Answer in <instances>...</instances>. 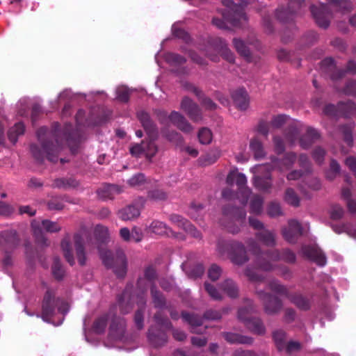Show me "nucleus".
<instances>
[{"mask_svg": "<svg viewBox=\"0 0 356 356\" xmlns=\"http://www.w3.org/2000/svg\"><path fill=\"white\" fill-rule=\"evenodd\" d=\"M220 288L231 298H235L238 296V287L231 279H226L222 282Z\"/></svg>", "mask_w": 356, "mask_h": 356, "instance_id": "nucleus-36", "label": "nucleus"}, {"mask_svg": "<svg viewBox=\"0 0 356 356\" xmlns=\"http://www.w3.org/2000/svg\"><path fill=\"white\" fill-rule=\"evenodd\" d=\"M137 118L148 136V138L157 139L159 134L158 129L156 124L151 119L149 114L144 111H140L137 113Z\"/></svg>", "mask_w": 356, "mask_h": 356, "instance_id": "nucleus-14", "label": "nucleus"}, {"mask_svg": "<svg viewBox=\"0 0 356 356\" xmlns=\"http://www.w3.org/2000/svg\"><path fill=\"white\" fill-rule=\"evenodd\" d=\"M222 5L225 7L220 11L222 19L213 17L212 24L222 30L229 29L227 23L235 27H243L247 22V16L244 11L248 5L246 0H222Z\"/></svg>", "mask_w": 356, "mask_h": 356, "instance_id": "nucleus-2", "label": "nucleus"}, {"mask_svg": "<svg viewBox=\"0 0 356 356\" xmlns=\"http://www.w3.org/2000/svg\"><path fill=\"white\" fill-rule=\"evenodd\" d=\"M218 54L229 63H234L235 57L234 54L227 48L225 42L221 38H215L209 43L205 55L213 62L219 61Z\"/></svg>", "mask_w": 356, "mask_h": 356, "instance_id": "nucleus-9", "label": "nucleus"}, {"mask_svg": "<svg viewBox=\"0 0 356 356\" xmlns=\"http://www.w3.org/2000/svg\"><path fill=\"white\" fill-rule=\"evenodd\" d=\"M79 186V181L72 177L55 179L51 185L54 188L63 189L65 191L76 188Z\"/></svg>", "mask_w": 356, "mask_h": 356, "instance_id": "nucleus-31", "label": "nucleus"}, {"mask_svg": "<svg viewBox=\"0 0 356 356\" xmlns=\"http://www.w3.org/2000/svg\"><path fill=\"white\" fill-rule=\"evenodd\" d=\"M149 231L157 235H164L168 233L171 229L163 222L159 220H154L149 225Z\"/></svg>", "mask_w": 356, "mask_h": 356, "instance_id": "nucleus-46", "label": "nucleus"}, {"mask_svg": "<svg viewBox=\"0 0 356 356\" xmlns=\"http://www.w3.org/2000/svg\"><path fill=\"white\" fill-rule=\"evenodd\" d=\"M150 292L154 307L156 308L164 307L165 305V298L163 294L157 289L155 284L151 285Z\"/></svg>", "mask_w": 356, "mask_h": 356, "instance_id": "nucleus-43", "label": "nucleus"}, {"mask_svg": "<svg viewBox=\"0 0 356 356\" xmlns=\"http://www.w3.org/2000/svg\"><path fill=\"white\" fill-rule=\"evenodd\" d=\"M127 183L131 187L141 188L146 184V179L145 175L143 173H137L132 176Z\"/></svg>", "mask_w": 356, "mask_h": 356, "instance_id": "nucleus-56", "label": "nucleus"}, {"mask_svg": "<svg viewBox=\"0 0 356 356\" xmlns=\"http://www.w3.org/2000/svg\"><path fill=\"white\" fill-rule=\"evenodd\" d=\"M60 248L63 252V256L65 260L68 262L70 266H73L75 264L74 254L70 243V236L67 234L65 237L62 239L60 243Z\"/></svg>", "mask_w": 356, "mask_h": 356, "instance_id": "nucleus-32", "label": "nucleus"}, {"mask_svg": "<svg viewBox=\"0 0 356 356\" xmlns=\"http://www.w3.org/2000/svg\"><path fill=\"white\" fill-rule=\"evenodd\" d=\"M100 259L108 269H113L118 277L123 278L127 270V261L124 251L117 249L115 252L111 250L99 248Z\"/></svg>", "mask_w": 356, "mask_h": 356, "instance_id": "nucleus-3", "label": "nucleus"}, {"mask_svg": "<svg viewBox=\"0 0 356 356\" xmlns=\"http://www.w3.org/2000/svg\"><path fill=\"white\" fill-rule=\"evenodd\" d=\"M222 213L225 216H228L231 213L233 214L234 218L241 223L243 222L246 216V212L244 209L234 207L229 205L225 206L223 208Z\"/></svg>", "mask_w": 356, "mask_h": 356, "instance_id": "nucleus-42", "label": "nucleus"}, {"mask_svg": "<svg viewBox=\"0 0 356 356\" xmlns=\"http://www.w3.org/2000/svg\"><path fill=\"white\" fill-rule=\"evenodd\" d=\"M236 184L238 187V193L241 195L240 202L242 204L245 205L251 194L250 189L246 187L247 178L245 175L243 173H237L236 175Z\"/></svg>", "mask_w": 356, "mask_h": 356, "instance_id": "nucleus-25", "label": "nucleus"}, {"mask_svg": "<svg viewBox=\"0 0 356 356\" xmlns=\"http://www.w3.org/2000/svg\"><path fill=\"white\" fill-rule=\"evenodd\" d=\"M286 338V334L283 330H276L273 333V339L275 343V345L279 350H282L284 348L285 343L284 340Z\"/></svg>", "mask_w": 356, "mask_h": 356, "instance_id": "nucleus-59", "label": "nucleus"}, {"mask_svg": "<svg viewBox=\"0 0 356 356\" xmlns=\"http://www.w3.org/2000/svg\"><path fill=\"white\" fill-rule=\"evenodd\" d=\"M250 225L258 232L256 234L257 240L264 245H267V232L264 229L263 223L255 218H249Z\"/></svg>", "mask_w": 356, "mask_h": 356, "instance_id": "nucleus-33", "label": "nucleus"}, {"mask_svg": "<svg viewBox=\"0 0 356 356\" xmlns=\"http://www.w3.org/2000/svg\"><path fill=\"white\" fill-rule=\"evenodd\" d=\"M169 119L180 131L184 133H190L192 131V125L187 121L186 118L179 113L172 111L169 115Z\"/></svg>", "mask_w": 356, "mask_h": 356, "instance_id": "nucleus-27", "label": "nucleus"}, {"mask_svg": "<svg viewBox=\"0 0 356 356\" xmlns=\"http://www.w3.org/2000/svg\"><path fill=\"white\" fill-rule=\"evenodd\" d=\"M204 272V267L202 264H196L191 266L186 267V273L192 279L200 277Z\"/></svg>", "mask_w": 356, "mask_h": 356, "instance_id": "nucleus-53", "label": "nucleus"}, {"mask_svg": "<svg viewBox=\"0 0 356 356\" xmlns=\"http://www.w3.org/2000/svg\"><path fill=\"white\" fill-rule=\"evenodd\" d=\"M297 159L296 153L289 152H286L282 159H277L275 156L270 157V161L273 167H277L280 170H289L292 168Z\"/></svg>", "mask_w": 356, "mask_h": 356, "instance_id": "nucleus-21", "label": "nucleus"}, {"mask_svg": "<svg viewBox=\"0 0 356 356\" xmlns=\"http://www.w3.org/2000/svg\"><path fill=\"white\" fill-rule=\"evenodd\" d=\"M198 139L201 144L208 145L211 142L212 133L207 128H202L198 132Z\"/></svg>", "mask_w": 356, "mask_h": 356, "instance_id": "nucleus-62", "label": "nucleus"}, {"mask_svg": "<svg viewBox=\"0 0 356 356\" xmlns=\"http://www.w3.org/2000/svg\"><path fill=\"white\" fill-rule=\"evenodd\" d=\"M299 135V130L295 124H290L284 131L286 139L293 144Z\"/></svg>", "mask_w": 356, "mask_h": 356, "instance_id": "nucleus-58", "label": "nucleus"}, {"mask_svg": "<svg viewBox=\"0 0 356 356\" xmlns=\"http://www.w3.org/2000/svg\"><path fill=\"white\" fill-rule=\"evenodd\" d=\"M338 108L346 118L356 115V104L353 101L340 102Z\"/></svg>", "mask_w": 356, "mask_h": 356, "instance_id": "nucleus-45", "label": "nucleus"}, {"mask_svg": "<svg viewBox=\"0 0 356 356\" xmlns=\"http://www.w3.org/2000/svg\"><path fill=\"white\" fill-rule=\"evenodd\" d=\"M252 311L253 308L250 305L247 307L240 308L238 311V318L245 324L246 321H248L252 318L250 316Z\"/></svg>", "mask_w": 356, "mask_h": 356, "instance_id": "nucleus-64", "label": "nucleus"}, {"mask_svg": "<svg viewBox=\"0 0 356 356\" xmlns=\"http://www.w3.org/2000/svg\"><path fill=\"white\" fill-rule=\"evenodd\" d=\"M222 336L229 343L251 344L253 342L252 337L232 332H223Z\"/></svg>", "mask_w": 356, "mask_h": 356, "instance_id": "nucleus-34", "label": "nucleus"}, {"mask_svg": "<svg viewBox=\"0 0 356 356\" xmlns=\"http://www.w3.org/2000/svg\"><path fill=\"white\" fill-rule=\"evenodd\" d=\"M303 228L300 222L292 219L289 220L288 227L282 229V234L286 241L295 243L298 238L302 235Z\"/></svg>", "mask_w": 356, "mask_h": 356, "instance_id": "nucleus-13", "label": "nucleus"}, {"mask_svg": "<svg viewBox=\"0 0 356 356\" xmlns=\"http://www.w3.org/2000/svg\"><path fill=\"white\" fill-rule=\"evenodd\" d=\"M147 337L151 343L155 347L162 346L168 341L165 332L154 326L149 328Z\"/></svg>", "mask_w": 356, "mask_h": 356, "instance_id": "nucleus-23", "label": "nucleus"}, {"mask_svg": "<svg viewBox=\"0 0 356 356\" xmlns=\"http://www.w3.org/2000/svg\"><path fill=\"white\" fill-rule=\"evenodd\" d=\"M129 296V286L127 285L123 293L118 298L120 312L122 314H126L132 309V305L130 302H127L126 305L124 303V299Z\"/></svg>", "mask_w": 356, "mask_h": 356, "instance_id": "nucleus-48", "label": "nucleus"}, {"mask_svg": "<svg viewBox=\"0 0 356 356\" xmlns=\"http://www.w3.org/2000/svg\"><path fill=\"white\" fill-rule=\"evenodd\" d=\"M56 124L54 130L49 131L47 128L42 127L37 131V137L40 147L36 144L30 145V150L33 158L39 163L47 158L52 163L58 161V156L63 148V141L70 146H76L79 140V134L74 129L71 123L65 124L62 130V136L58 130Z\"/></svg>", "mask_w": 356, "mask_h": 356, "instance_id": "nucleus-1", "label": "nucleus"}, {"mask_svg": "<svg viewBox=\"0 0 356 356\" xmlns=\"http://www.w3.org/2000/svg\"><path fill=\"white\" fill-rule=\"evenodd\" d=\"M19 243V238L16 231L6 230L0 232V245L3 247L4 250H11L15 248Z\"/></svg>", "mask_w": 356, "mask_h": 356, "instance_id": "nucleus-19", "label": "nucleus"}, {"mask_svg": "<svg viewBox=\"0 0 356 356\" xmlns=\"http://www.w3.org/2000/svg\"><path fill=\"white\" fill-rule=\"evenodd\" d=\"M310 11L319 27L325 29L330 26L332 14L328 5L325 3H320L318 6L312 5Z\"/></svg>", "mask_w": 356, "mask_h": 356, "instance_id": "nucleus-11", "label": "nucleus"}, {"mask_svg": "<svg viewBox=\"0 0 356 356\" xmlns=\"http://www.w3.org/2000/svg\"><path fill=\"white\" fill-rule=\"evenodd\" d=\"M156 140L148 138V140H143V152L149 161H151L158 152V146L155 143Z\"/></svg>", "mask_w": 356, "mask_h": 356, "instance_id": "nucleus-39", "label": "nucleus"}, {"mask_svg": "<svg viewBox=\"0 0 356 356\" xmlns=\"http://www.w3.org/2000/svg\"><path fill=\"white\" fill-rule=\"evenodd\" d=\"M232 99L236 107L241 111H245L249 106V96L243 88L233 90L231 93Z\"/></svg>", "mask_w": 356, "mask_h": 356, "instance_id": "nucleus-18", "label": "nucleus"}, {"mask_svg": "<svg viewBox=\"0 0 356 356\" xmlns=\"http://www.w3.org/2000/svg\"><path fill=\"white\" fill-rule=\"evenodd\" d=\"M268 289L275 294L287 298L298 309L307 311L311 308V300L299 293H290L287 288L276 280H268Z\"/></svg>", "mask_w": 356, "mask_h": 356, "instance_id": "nucleus-5", "label": "nucleus"}, {"mask_svg": "<svg viewBox=\"0 0 356 356\" xmlns=\"http://www.w3.org/2000/svg\"><path fill=\"white\" fill-rule=\"evenodd\" d=\"M64 306H65V303L60 298H56L54 293L51 290L48 289L44 293L42 303L41 316L42 320L46 322H49L55 314L56 307H58L59 312H66V311L63 309V307Z\"/></svg>", "mask_w": 356, "mask_h": 356, "instance_id": "nucleus-8", "label": "nucleus"}, {"mask_svg": "<svg viewBox=\"0 0 356 356\" xmlns=\"http://www.w3.org/2000/svg\"><path fill=\"white\" fill-rule=\"evenodd\" d=\"M169 220L172 224L184 230L190 222L188 220L178 214H171L169 216Z\"/></svg>", "mask_w": 356, "mask_h": 356, "instance_id": "nucleus-63", "label": "nucleus"}, {"mask_svg": "<svg viewBox=\"0 0 356 356\" xmlns=\"http://www.w3.org/2000/svg\"><path fill=\"white\" fill-rule=\"evenodd\" d=\"M67 202V197H55L47 202V207L49 210H61L64 208L63 202Z\"/></svg>", "mask_w": 356, "mask_h": 356, "instance_id": "nucleus-54", "label": "nucleus"}, {"mask_svg": "<svg viewBox=\"0 0 356 356\" xmlns=\"http://www.w3.org/2000/svg\"><path fill=\"white\" fill-rule=\"evenodd\" d=\"M286 8L282 7L276 10V17L282 22L288 23L293 20L296 15L305 4L304 0H287Z\"/></svg>", "mask_w": 356, "mask_h": 356, "instance_id": "nucleus-10", "label": "nucleus"}, {"mask_svg": "<svg viewBox=\"0 0 356 356\" xmlns=\"http://www.w3.org/2000/svg\"><path fill=\"white\" fill-rule=\"evenodd\" d=\"M355 127L354 122H349L339 127V129L343 136V141L350 147L353 144V131Z\"/></svg>", "mask_w": 356, "mask_h": 356, "instance_id": "nucleus-38", "label": "nucleus"}, {"mask_svg": "<svg viewBox=\"0 0 356 356\" xmlns=\"http://www.w3.org/2000/svg\"><path fill=\"white\" fill-rule=\"evenodd\" d=\"M156 323L166 330L172 329V325L168 318L163 315L161 312H157L154 316Z\"/></svg>", "mask_w": 356, "mask_h": 356, "instance_id": "nucleus-55", "label": "nucleus"}, {"mask_svg": "<svg viewBox=\"0 0 356 356\" xmlns=\"http://www.w3.org/2000/svg\"><path fill=\"white\" fill-rule=\"evenodd\" d=\"M263 200L259 195L253 196L250 201V212L254 214H259L261 211Z\"/></svg>", "mask_w": 356, "mask_h": 356, "instance_id": "nucleus-60", "label": "nucleus"}, {"mask_svg": "<svg viewBox=\"0 0 356 356\" xmlns=\"http://www.w3.org/2000/svg\"><path fill=\"white\" fill-rule=\"evenodd\" d=\"M204 286L205 291L213 300H221L222 299V296L214 285L205 282Z\"/></svg>", "mask_w": 356, "mask_h": 356, "instance_id": "nucleus-61", "label": "nucleus"}, {"mask_svg": "<svg viewBox=\"0 0 356 356\" xmlns=\"http://www.w3.org/2000/svg\"><path fill=\"white\" fill-rule=\"evenodd\" d=\"M233 45L240 56H243L248 61L251 60V52L243 40L235 38L233 39Z\"/></svg>", "mask_w": 356, "mask_h": 356, "instance_id": "nucleus-40", "label": "nucleus"}, {"mask_svg": "<svg viewBox=\"0 0 356 356\" xmlns=\"http://www.w3.org/2000/svg\"><path fill=\"white\" fill-rule=\"evenodd\" d=\"M51 272L54 277L58 281L62 280L65 276V270L58 257L54 258Z\"/></svg>", "mask_w": 356, "mask_h": 356, "instance_id": "nucleus-47", "label": "nucleus"}, {"mask_svg": "<svg viewBox=\"0 0 356 356\" xmlns=\"http://www.w3.org/2000/svg\"><path fill=\"white\" fill-rule=\"evenodd\" d=\"M250 147L253 152L255 159H259L265 156V152L261 142L258 138H254L251 140Z\"/></svg>", "mask_w": 356, "mask_h": 356, "instance_id": "nucleus-49", "label": "nucleus"}, {"mask_svg": "<svg viewBox=\"0 0 356 356\" xmlns=\"http://www.w3.org/2000/svg\"><path fill=\"white\" fill-rule=\"evenodd\" d=\"M165 138L176 145H181L184 143L182 136L176 131H167L163 133Z\"/></svg>", "mask_w": 356, "mask_h": 356, "instance_id": "nucleus-57", "label": "nucleus"}, {"mask_svg": "<svg viewBox=\"0 0 356 356\" xmlns=\"http://www.w3.org/2000/svg\"><path fill=\"white\" fill-rule=\"evenodd\" d=\"M329 8L332 7L337 11L348 13L353 10V3L349 0H327Z\"/></svg>", "mask_w": 356, "mask_h": 356, "instance_id": "nucleus-37", "label": "nucleus"}, {"mask_svg": "<svg viewBox=\"0 0 356 356\" xmlns=\"http://www.w3.org/2000/svg\"><path fill=\"white\" fill-rule=\"evenodd\" d=\"M356 58V47L354 49ZM321 68L332 81L342 79L346 73L356 74V62L354 60H348L346 70L338 68L332 58H325L321 63Z\"/></svg>", "mask_w": 356, "mask_h": 356, "instance_id": "nucleus-6", "label": "nucleus"}, {"mask_svg": "<svg viewBox=\"0 0 356 356\" xmlns=\"http://www.w3.org/2000/svg\"><path fill=\"white\" fill-rule=\"evenodd\" d=\"M282 306V302L277 296L268 294V314L279 312Z\"/></svg>", "mask_w": 356, "mask_h": 356, "instance_id": "nucleus-51", "label": "nucleus"}, {"mask_svg": "<svg viewBox=\"0 0 356 356\" xmlns=\"http://www.w3.org/2000/svg\"><path fill=\"white\" fill-rule=\"evenodd\" d=\"M217 251L222 257L228 256L232 263L236 265H243L248 261L245 246L237 241L219 240Z\"/></svg>", "mask_w": 356, "mask_h": 356, "instance_id": "nucleus-4", "label": "nucleus"}, {"mask_svg": "<svg viewBox=\"0 0 356 356\" xmlns=\"http://www.w3.org/2000/svg\"><path fill=\"white\" fill-rule=\"evenodd\" d=\"M24 131V124L22 122L16 123L8 130V138L13 144H15L17 141L18 137L23 135Z\"/></svg>", "mask_w": 356, "mask_h": 356, "instance_id": "nucleus-44", "label": "nucleus"}, {"mask_svg": "<svg viewBox=\"0 0 356 356\" xmlns=\"http://www.w3.org/2000/svg\"><path fill=\"white\" fill-rule=\"evenodd\" d=\"M320 138L321 134L317 129L307 127L306 133L300 136L299 143L302 149H307Z\"/></svg>", "mask_w": 356, "mask_h": 356, "instance_id": "nucleus-24", "label": "nucleus"}, {"mask_svg": "<svg viewBox=\"0 0 356 356\" xmlns=\"http://www.w3.org/2000/svg\"><path fill=\"white\" fill-rule=\"evenodd\" d=\"M123 191L122 187L115 184H105L97 191L98 197L103 200H112Z\"/></svg>", "mask_w": 356, "mask_h": 356, "instance_id": "nucleus-22", "label": "nucleus"}, {"mask_svg": "<svg viewBox=\"0 0 356 356\" xmlns=\"http://www.w3.org/2000/svg\"><path fill=\"white\" fill-rule=\"evenodd\" d=\"M181 317L184 321L188 323L191 327V332L196 334H201V328L200 327L203 323V318L200 315L194 314V313H188L186 312H183L181 313Z\"/></svg>", "mask_w": 356, "mask_h": 356, "instance_id": "nucleus-28", "label": "nucleus"}, {"mask_svg": "<svg viewBox=\"0 0 356 356\" xmlns=\"http://www.w3.org/2000/svg\"><path fill=\"white\" fill-rule=\"evenodd\" d=\"M136 304L139 307L134 314V323L138 330H142L144 327V312L146 304V298L143 296H138L136 298Z\"/></svg>", "mask_w": 356, "mask_h": 356, "instance_id": "nucleus-30", "label": "nucleus"}, {"mask_svg": "<svg viewBox=\"0 0 356 356\" xmlns=\"http://www.w3.org/2000/svg\"><path fill=\"white\" fill-rule=\"evenodd\" d=\"M109 318L108 314H104L97 318L92 325L93 331L97 334H102L104 332Z\"/></svg>", "mask_w": 356, "mask_h": 356, "instance_id": "nucleus-50", "label": "nucleus"}, {"mask_svg": "<svg viewBox=\"0 0 356 356\" xmlns=\"http://www.w3.org/2000/svg\"><path fill=\"white\" fill-rule=\"evenodd\" d=\"M245 325L250 332L257 334H264L265 332L264 324L261 319L257 317H253L246 321Z\"/></svg>", "mask_w": 356, "mask_h": 356, "instance_id": "nucleus-41", "label": "nucleus"}, {"mask_svg": "<svg viewBox=\"0 0 356 356\" xmlns=\"http://www.w3.org/2000/svg\"><path fill=\"white\" fill-rule=\"evenodd\" d=\"M33 234L37 244L41 247L49 245L47 238L45 236L43 229L49 233H57L61 230V227L56 222L49 220H42L41 224L35 220L31 222Z\"/></svg>", "mask_w": 356, "mask_h": 356, "instance_id": "nucleus-7", "label": "nucleus"}, {"mask_svg": "<svg viewBox=\"0 0 356 356\" xmlns=\"http://www.w3.org/2000/svg\"><path fill=\"white\" fill-rule=\"evenodd\" d=\"M284 200L289 204L292 207H298L300 206V197L291 188H288L286 190Z\"/></svg>", "mask_w": 356, "mask_h": 356, "instance_id": "nucleus-52", "label": "nucleus"}, {"mask_svg": "<svg viewBox=\"0 0 356 356\" xmlns=\"http://www.w3.org/2000/svg\"><path fill=\"white\" fill-rule=\"evenodd\" d=\"M157 279V273L154 267L149 266L144 270V277H139L137 280L136 286L140 291V294L138 296H143L145 297V293L147 289V286L145 280L152 284H154L155 280Z\"/></svg>", "mask_w": 356, "mask_h": 356, "instance_id": "nucleus-16", "label": "nucleus"}, {"mask_svg": "<svg viewBox=\"0 0 356 356\" xmlns=\"http://www.w3.org/2000/svg\"><path fill=\"white\" fill-rule=\"evenodd\" d=\"M269 260H282L289 264H294L296 261V254L290 249L286 248L281 251L278 250H268ZM271 269V266L268 263V271Z\"/></svg>", "mask_w": 356, "mask_h": 356, "instance_id": "nucleus-17", "label": "nucleus"}, {"mask_svg": "<svg viewBox=\"0 0 356 356\" xmlns=\"http://www.w3.org/2000/svg\"><path fill=\"white\" fill-rule=\"evenodd\" d=\"M73 238L78 263L81 266H84L86 264L87 257L83 239L79 233H76Z\"/></svg>", "mask_w": 356, "mask_h": 356, "instance_id": "nucleus-26", "label": "nucleus"}, {"mask_svg": "<svg viewBox=\"0 0 356 356\" xmlns=\"http://www.w3.org/2000/svg\"><path fill=\"white\" fill-rule=\"evenodd\" d=\"M125 325V319L124 318L114 316L110 325L109 334L114 339H122L124 334Z\"/></svg>", "mask_w": 356, "mask_h": 356, "instance_id": "nucleus-20", "label": "nucleus"}, {"mask_svg": "<svg viewBox=\"0 0 356 356\" xmlns=\"http://www.w3.org/2000/svg\"><path fill=\"white\" fill-rule=\"evenodd\" d=\"M301 252L305 258L318 266H323L326 264V256L317 245H303L301 248Z\"/></svg>", "mask_w": 356, "mask_h": 356, "instance_id": "nucleus-12", "label": "nucleus"}, {"mask_svg": "<svg viewBox=\"0 0 356 356\" xmlns=\"http://www.w3.org/2000/svg\"><path fill=\"white\" fill-rule=\"evenodd\" d=\"M140 215V209L135 205H128L118 212L119 218L122 220H132Z\"/></svg>", "mask_w": 356, "mask_h": 356, "instance_id": "nucleus-35", "label": "nucleus"}, {"mask_svg": "<svg viewBox=\"0 0 356 356\" xmlns=\"http://www.w3.org/2000/svg\"><path fill=\"white\" fill-rule=\"evenodd\" d=\"M250 245L252 252L256 255L254 261L255 268L264 272L267 271V254L260 250L255 241H252Z\"/></svg>", "mask_w": 356, "mask_h": 356, "instance_id": "nucleus-29", "label": "nucleus"}, {"mask_svg": "<svg viewBox=\"0 0 356 356\" xmlns=\"http://www.w3.org/2000/svg\"><path fill=\"white\" fill-rule=\"evenodd\" d=\"M181 108L193 122H198L202 119L200 108L189 97H185L183 98L181 102Z\"/></svg>", "mask_w": 356, "mask_h": 356, "instance_id": "nucleus-15", "label": "nucleus"}]
</instances>
